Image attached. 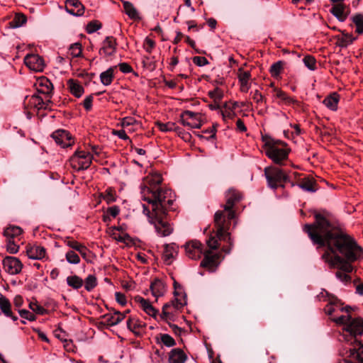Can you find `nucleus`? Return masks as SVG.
I'll list each match as a JSON object with an SVG mask.
<instances>
[{
    "mask_svg": "<svg viewBox=\"0 0 363 363\" xmlns=\"http://www.w3.org/2000/svg\"><path fill=\"white\" fill-rule=\"evenodd\" d=\"M111 236L118 242L128 244L131 241V238L125 232L118 233L116 230H111Z\"/></svg>",
    "mask_w": 363,
    "mask_h": 363,
    "instance_id": "39",
    "label": "nucleus"
},
{
    "mask_svg": "<svg viewBox=\"0 0 363 363\" xmlns=\"http://www.w3.org/2000/svg\"><path fill=\"white\" fill-rule=\"evenodd\" d=\"M19 249L18 244L16 243V240L7 239V250L12 254L18 252Z\"/></svg>",
    "mask_w": 363,
    "mask_h": 363,
    "instance_id": "53",
    "label": "nucleus"
},
{
    "mask_svg": "<svg viewBox=\"0 0 363 363\" xmlns=\"http://www.w3.org/2000/svg\"><path fill=\"white\" fill-rule=\"evenodd\" d=\"M208 95L214 101L219 102L223 96V93L220 89L216 88L213 91H209Z\"/></svg>",
    "mask_w": 363,
    "mask_h": 363,
    "instance_id": "52",
    "label": "nucleus"
},
{
    "mask_svg": "<svg viewBox=\"0 0 363 363\" xmlns=\"http://www.w3.org/2000/svg\"><path fill=\"white\" fill-rule=\"evenodd\" d=\"M29 308L35 313H38V314H40V315H43L45 313L46 310L42 307L41 306H40L38 303L36 302H30L29 303Z\"/></svg>",
    "mask_w": 363,
    "mask_h": 363,
    "instance_id": "55",
    "label": "nucleus"
},
{
    "mask_svg": "<svg viewBox=\"0 0 363 363\" xmlns=\"http://www.w3.org/2000/svg\"><path fill=\"white\" fill-rule=\"evenodd\" d=\"M174 298L164 305L162 308V315L167 318L173 317L178 311L186 304V294L182 287L176 281H174Z\"/></svg>",
    "mask_w": 363,
    "mask_h": 363,
    "instance_id": "6",
    "label": "nucleus"
},
{
    "mask_svg": "<svg viewBox=\"0 0 363 363\" xmlns=\"http://www.w3.org/2000/svg\"><path fill=\"white\" fill-rule=\"evenodd\" d=\"M333 321H335L336 323L342 325L343 328L351 320L352 318L350 315H340V317L337 318H333Z\"/></svg>",
    "mask_w": 363,
    "mask_h": 363,
    "instance_id": "56",
    "label": "nucleus"
},
{
    "mask_svg": "<svg viewBox=\"0 0 363 363\" xmlns=\"http://www.w3.org/2000/svg\"><path fill=\"white\" fill-rule=\"evenodd\" d=\"M156 125L162 132H169V131L177 130V126L175 125V123H172V122H168L166 123H164L162 122H157Z\"/></svg>",
    "mask_w": 363,
    "mask_h": 363,
    "instance_id": "43",
    "label": "nucleus"
},
{
    "mask_svg": "<svg viewBox=\"0 0 363 363\" xmlns=\"http://www.w3.org/2000/svg\"><path fill=\"white\" fill-rule=\"evenodd\" d=\"M138 301L140 303L141 308L149 315L155 317L157 311L152 306L150 302L143 298H139Z\"/></svg>",
    "mask_w": 363,
    "mask_h": 363,
    "instance_id": "29",
    "label": "nucleus"
},
{
    "mask_svg": "<svg viewBox=\"0 0 363 363\" xmlns=\"http://www.w3.org/2000/svg\"><path fill=\"white\" fill-rule=\"evenodd\" d=\"M0 308L6 316L10 317L14 320H17L16 317L12 315L9 301L2 295L0 296Z\"/></svg>",
    "mask_w": 363,
    "mask_h": 363,
    "instance_id": "28",
    "label": "nucleus"
},
{
    "mask_svg": "<svg viewBox=\"0 0 363 363\" xmlns=\"http://www.w3.org/2000/svg\"><path fill=\"white\" fill-rule=\"evenodd\" d=\"M342 336L351 345L346 363H363V320L354 318L343 328Z\"/></svg>",
    "mask_w": 363,
    "mask_h": 363,
    "instance_id": "4",
    "label": "nucleus"
},
{
    "mask_svg": "<svg viewBox=\"0 0 363 363\" xmlns=\"http://www.w3.org/2000/svg\"><path fill=\"white\" fill-rule=\"evenodd\" d=\"M298 186L304 191L309 192H315L317 190L316 184L313 179L304 178L298 184Z\"/></svg>",
    "mask_w": 363,
    "mask_h": 363,
    "instance_id": "31",
    "label": "nucleus"
},
{
    "mask_svg": "<svg viewBox=\"0 0 363 363\" xmlns=\"http://www.w3.org/2000/svg\"><path fill=\"white\" fill-rule=\"evenodd\" d=\"M175 131L178 133L179 136L181 137V138L183 140H184L185 142L190 141L191 138L190 133L185 132L184 130H182L179 127H177V130H175Z\"/></svg>",
    "mask_w": 363,
    "mask_h": 363,
    "instance_id": "62",
    "label": "nucleus"
},
{
    "mask_svg": "<svg viewBox=\"0 0 363 363\" xmlns=\"http://www.w3.org/2000/svg\"><path fill=\"white\" fill-rule=\"evenodd\" d=\"M116 50V40L113 37H107L103 42L100 52L106 55H111Z\"/></svg>",
    "mask_w": 363,
    "mask_h": 363,
    "instance_id": "25",
    "label": "nucleus"
},
{
    "mask_svg": "<svg viewBox=\"0 0 363 363\" xmlns=\"http://www.w3.org/2000/svg\"><path fill=\"white\" fill-rule=\"evenodd\" d=\"M67 283L69 286L72 287L73 289H78L83 286L84 281L81 277L77 275H71L67 277Z\"/></svg>",
    "mask_w": 363,
    "mask_h": 363,
    "instance_id": "41",
    "label": "nucleus"
},
{
    "mask_svg": "<svg viewBox=\"0 0 363 363\" xmlns=\"http://www.w3.org/2000/svg\"><path fill=\"white\" fill-rule=\"evenodd\" d=\"M150 290L152 291V294L156 298L164 296L166 292V285L160 279H155L150 284Z\"/></svg>",
    "mask_w": 363,
    "mask_h": 363,
    "instance_id": "23",
    "label": "nucleus"
},
{
    "mask_svg": "<svg viewBox=\"0 0 363 363\" xmlns=\"http://www.w3.org/2000/svg\"><path fill=\"white\" fill-rule=\"evenodd\" d=\"M160 340V342L167 347H173L176 345L174 338L168 334H161Z\"/></svg>",
    "mask_w": 363,
    "mask_h": 363,
    "instance_id": "49",
    "label": "nucleus"
},
{
    "mask_svg": "<svg viewBox=\"0 0 363 363\" xmlns=\"http://www.w3.org/2000/svg\"><path fill=\"white\" fill-rule=\"evenodd\" d=\"M203 259L201 262L200 266L208 269L212 270L220 264V256L218 254L213 253L211 251H206L203 253Z\"/></svg>",
    "mask_w": 363,
    "mask_h": 363,
    "instance_id": "14",
    "label": "nucleus"
},
{
    "mask_svg": "<svg viewBox=\"0 0 363 363\" xmlns=\"http://www.w3.org/2000/svg\"><path fill=\"white\" fill-rule=\"evenodd\" d=\"M339 307H340V306L335 305L331 302L325 306V313L330 315L334 312H335L337 310H339Z\"/></svg>",
    "mask_w": 363,
    "mask_h": 363,
    "instance_id": "61",
    "label": "nucleus"
},
{
    "mask_svg": "<svg viewBox=\"0 0 363 363\" xmlns=\"http://www.w3.org/2000/svg\"><path fill=\"white\" fill-rule=\"evenodd\" d=\"M123 5L125 13L129 18L131 19H136L138 18V13L133 4L129 1H123Z\"/></svg>",
    "mask_w": 363,
    "mask_h": 363,
    "instance_id": "40",
    "label": "nucleus"
},
{
    "mask_svg": "<svg viewBox=\"0 0 363 363\" xmlns=\"http://www.w3.org/2000/svg\"><path fill=\"white\" fill-rule=\"evenodd\" d=\"M181 123L190 128H200L202 126L201 114L185 111L181 114Z\"/></svg>",
    "mask_w": 363,
    "mask_h": 363,
    "instance_id": "9",
    "label": "nucleus"
},
{
    "mask_svg": "<svg viewBox=\"0 0 363 363\" xmlns=\"http://www.w3.org/2000/svg\"><path fill=\"white\" fill-rule=\"evenodd\" d=\"M162 181L160 174L147 175L140 185V194L143 200L149 205H143V213L148 217L149 222L155 225L157 233L165 237L173 230L164 217L166 211L174 201V196L170 189L160 187Z\"/></svg>",
    "mask_w": 363,
    "mask_h": 363,
    "instance_id": "2",
    "label": "nucleus"
},
{
    "mask_svg": "<svg viewBox=\"0 0 363 363\" xmlns=\"http://www.w3.org/2000/svg\"><path fill=\"white\" fill-rule=\"evenodd\" d=\"M19 314L22 318H26L28 320L33 321L35 320V315L33 313H30L27 310L19 311Z\"/></svg>",
    "mask_w": 363,
    "mask_h": 363,
    "instance_id": "60",
    "label": "nucleus"
},
{
    "mask_svg": "<svg viewBox=\"0 0 363 363\" xmlns=\"http://www.w3.org/2000/svg\"><path fill=\"white\" fill-rule=\"evenodd\" d=\"M22 234V229L18 226H9L4 231V235L6 239L16 240Z\"/></svg>",
    "mask_w": 363,
    "mask_h": 363,
    "instance_id": "34",
    "label": "nucleus"
},
{
    "mask_svg": "<svg viewBox=\"0 0 363 363\" xmlns=\"http://www.w3.org/2000/svg\"><path fill=\"white\" fill-rule=\"evenodd\" d=\"M187 355L182 349H172L169 353V363H185Z\"/></svg>",
    "mask_w": 363,
    "mask_h": 363,
    "instance_id": "20",
    "label": "nucleus"
},
{
    "mask_svg": "<svg viewBox=\"0 0 363 363\" xmlns=\"http://www.w3.org/2000/svg\"><path fill=\"white\" fill-rule=\"evenodd\" d=\"M66 259L70 264H78L80 261L78 255L73 250H69L66 253Z\"/></svg>",
    "mask_w": 363,
    "mask_h": 363,
    "instance_id": "51",
    "label": "nucleus"
},
{
    "mask_svg": "<svg viewBox=\"0 0 363 363\" xmlns=\"http://www.w3.org/2000/svg\"><path fill=\"white\" fill-rule=\"evenodd\" d=\"M336 38V44L340 48H346L356 40L352 35L345 33V31H342L341 35H337Z\"/></svg>",
    "mask_w": 363,
    "mask_h": 363,
    "instance_id": "26",
    "label": "nucleus"
},
{
    "mask_svg": "<svg viewBox=\"0 0 363 363\" xmlns=\"http://www.w3.org/2000/svg\"><path fill=\"white\" fill-rule=\"evenodd\" d=\"M155 41L150 38H146L144 43V48L148 53H150L155 47Z\"/></svg>",
    "mask_w": 363,
    "mask_h": 363,
    "instance_id": "59",
    "label": "nucleus"
},
{
    "mask_svg": "<svg viewBox=\"0 0 363 363\" xmlns=\"http://www.w3.org/2000/svg\"><path fill=\"white\" fill-rule=\"evenodd\" d=\"M2 268L5 272H21L22 264L16 257H7L3 260Z\"/></svg>",
    "mask_w": 363,
    "mask_h": 363,
    "instance_id": "17",
    "label": "nucleus"
},
{
    "mask_svg": "<svg viewBox=\"0 0 363 363\" xmlns=\"http://www.w3.org/2000/svg\"><path fill=\"white\" fill-rule=\"evenodd\" d=\"M331 13L340 21H345L347 15L345 12V6L342 4H338L333 6L331 9Z\"/></svg>",
    "mask_w": 363,
    "mask_h": 363,
    "instance_id": "35",
    "label": "nucleus"
},
{
    "mask_svg": "<svg viewBox=\"0 0 363 363\" xmlns=\"http://www.w3.org/2000/svg\"><path fill=\"white\" fill-rule=\"evenodd\" d=\"M340 100L339 95L334 92L332 94L328 96L323 101L324 105L332 111H336L337 109V105Z\"/></svg>",
    "mask_w": 363,
    "mask_h": 363,
    "instance_id": "27",
    "label": "nucleus"
},
{
    "mask_svg": "<svg viewBox=\"0 0 363 363\" xmlns=\"http://www.w3.org/2000/svg\"><path fill=\"white\" fill-rule=\"evenodd\" d=\"M97 285V279L93 274L89 275L84 281V287L86 291H91Z\"/></svg>",
    "mask_w": 363,
    "mask_h": 363,
    "instance_id": "45",
    "label": "nucleus"
},
{
    "mask_svg": "<svg viewBox=\"0 0 363 363\" xmlns=\"http://www.w3.org/2000/svg\"><path fill=\"white\" fill-rule=\"evenodd\" d=\"M82 54V47L81 43H75L69 45L67 50V57L74 58L81 57Z\"/></svg>",
    "mask_w": 363,
    "mask_h": 363,
    "instance_id": "36",
    "label": "nucleus"
},
{
    "mask_svg": "<svg viewBox=\"0 0 363 363\" xmlns=\"http://www.w3.org/2000/svg\"><path fill=\"white\" fill-rule=\"evenodd\" d=\"M45 249L43 247L35 245L27 250V255L32 259H40L45 256Z\"/></svg>",
    "mask_w": 363,
    "mask_h": 363,
    "instance_id": "24",
    "label": "nucleus"
},
{
    "mask_svg": "<svg viewBox=\"0 0 363 363\" xmlns=\"http://www.w3.org/2000/svg\"><path fill=\"white\" fill-rule=\"evenodd\" d=\"M121 125L123 128H127L132 126L139 127L140 123L135 118L128 116L121 119Z\"/></svg>",
    "mask_w": 363,
    "mask_h": 363,
    "instance_id": "42",
    "label": "nucleus"
},
{
    "mask_svg": "<svg viewBox=\"0 0 363 363\" xmlns=\"http://www.w3.org/2000/svg\"><path fill=\"white\" fill-rule=\"evenodd\" d=\"M186 255L191 259H198L203 255L202 244L198 240H192L184 245Z\"/></svg>",
    "mask_w": 363,
    "mask_h": 363,
    "instance_id": "10",
    "label": "nucleus"
},
{
    "mask_svg": "<svg viewBox=\"0 0 363 363\" xmlns=\"http://www.w3.org/2000/svg\"><path fill=\"white\" fill-rule=\"evenodd\" d=\"M352 21L355 25V31L358 34L363 33V16L361 14L355 15L352 17Z\"/></svg>",
    "mask_w": 363,
    "mask_h": 363,
    "instance_id": "44",
    "label": "nucleus"
},
{
    "mask_svg": "<svg viewBox=\"0 0 363 363\" xmlns=\"http://www.w3.org/2000/svg\"><path fill=\"white\" fill-rule=\"evenodd\" d=\"M67 245L71 248L78 251L84 258H86L87 255L89 252V250L84 245L74 240L68 241Z\"/></svg>",
    "mask_w": 363,
    "mask_h": 363,
    "instance_id": "38",
    "label": "nucleus"
},
{
    "mask_svg": "<svg viewBox=\"0 0 363 363\" xmlns=\"http://www.w3.org/2000/svg\"><path fill=\"white\" fill-rule=\"evenodd\" d=\"M116 301L121 306H125L127 303V299L125 296L121 292H116L115 294Z\"/></svg>",
    "mask_w": 363,
    "mask_h": 363,
    "instance_id": "63",
    "label": "nucleus"
},
{
    "mask_svg": "<svg viewBox=\"0 0 363 363\" xmlns=\"http://www.w3.org/2000/svg\"><path fill=\"white\" fill-rule=\"evenodd\" d=\"M262 140L267 156L274 163L281 164L288 158L289 150L284 142L267 136L263 137Z\"/></svg>",
    "mask_w": 363,
    "mask_h": 363,
    "instance_id": "5",
    "label": "nucleus"
},
{
    "mask_svg": "<svg viewBox=\"0 0 363 363\" xmlns=\"http://www.w3.org/2000/svg\"><path fill=\"white\" fill-rule=\"evenodd\" d=\"M26 101H28V106L37 110L48 108L51 103L49 97L45 96L43 99L38 95H33L29 98L27 97Z\"/></svg>",
    "mask_w": 363,
    "mask_h": 363,
    "instance_id": "16",
    "label": "nucleus"
},
{
    "mask_svg": "<svg viewBox=\"0 0 363 363\" xmlns=\"http://www.w3.org/2000/svg\"><path fill=\"white\" fill-rule=\"evenodd\" d=\"M282 69L283 62L281 61H278L272 65L269 69V72L273 77H277L279 76Z\"/></svg>",
    "mask_w": 363,
    "mask_h": 363,
    "instance_id": "46",
    "label": "nucleus"
},
{
    "mask_svg": "<svg viewBox=\"0 0 363 363\" xmlns=\"http://www.w3.org/2000/svg\"><path fill=\"white\" fill-rule=\"evenodd\" d=\"M35 86L38 93L44 94L46 97L50 98L53 90L51 82L45 77L38 78L35 82Z\"/></svg>",
    "mask_w": 363,
    "mask_h": 363,
    "instance_id": "15",
    "label": "nucleus"
},
{
    "mask_svg": "<svg viewBox=\"0 0 363 363\" xmlns=\"http://www.w3.org/2000/svg\"><path fill=\"white\" fill-rule=\"evenodd\" d=\"M26 21L27 18L25 15L22 13H17L11 23L13 28H18L26 23Z\"/></svg>",
    "mask_w": 363,
    "mask_h": 363,
    "instance_id": "48",
    "label": "nucleus"
},
{
    "mask_svg": "<svg viewBox=\"0 0 363 363\" xmlns=\"http://www.w3.org/2000/svg\"><path fill=\"white\" fill-rule=\"evenodd\" d=\"M121 286L126 291H132L135 288V283L133 280H123L121 281Z\"/></svg>",
    "mask_w": 363,
    "mask_h": 363,
    "instance_id": "57",
    "label": "nucleus"
},
{
    "mask_svg": "<svg viewBox=\"0 0 363 363\" xmlns=\"http://www.w3.org/2000/svg\"><path fill=\"white\" fill-rule=\"evenodd\" d=\"M101 28V24L99 22L95 21L89 22L86 26V30L88 33H93L99 30Z\"/></svg>",
    "mask_w": 363,
    "mask_h": 363,
    "instance_id": "54",
    "label": "nucleus"
},
{
    "mask_svg": "<svg viewBox=\"0 0 363 363\" xmlns=\"http://www.w3.org/2000/svg\"><path fill=\"white\" fill-rule=\"evenodd\" d=\"M226 203L223 211H218L214 216L216 235L220 241L228 243V246H223L222 250L229 254L233 246V240L229 233L231 220L235 217L233 210L235 204L240 201L242 195L235 189H230L225 194Z\"/></svg>",
    "mask_w": 363,
    "mask_h": 363,
    "instance_id": "3",
    "label": "nucleus"
},
{
    "mask_svg": "<svg viewBox=\"0 0 363 363\" xmlns=\"http://www.w3.org/2000/svg\"><path fill=\"white\" fill-rule=\"evenodd\" d=\"M101 196L107 203L114 202L116 201V191L112 188H108L105 192L101 194Z\"/></svg>",
    "mask_w": 363,
    "mask_h": 363,
    "instance_id": "47",
    "label": "nucleus"
},
{
    "mask_svg": "<svg viewBox=\"0 0 363 363\" xmlns=\"http://www.w3.org/2000/svg\"><path fill=\"white\" fill-rule=\"evenodd\" d=\"M238 107V104L235 102L232 106L225 104L220 111L222 117L224 121L233 119L235 116V109Z\"/></svg>",
    "mask_w": 363,
    "mask_h": 363,
    "instance_id": "30",
    "label": "nucleus"
},
{
    "mask_svg": "<svg viewBox=\"0 0 363 363\" xmlns=\"http://www.w3.org/2000/svg\"><path fill=\"white\" fill-rule=\"evenodd\" d=\"M264 175L268 185L272 189H277L279 186L284 187V183L289 179V177L283 170L274 167H266Z\"/></svg>",
    "mask_w": 363,
    "mask_h": 363,
    "instance_id": "7",
    "label": "nucleus"
},
{
    "mask_svg": "<svg viewBox=\"0 0 363 363\" xmlns=\"http://www.w3.org/2000/svg\"><path fill=\"white\" fill-rule=\"evenodd\" d=\"M115 67H110L105 72H103L100 74V80L101 82L104 86H108L110 85L113 79V72H114Z\"/></svg>",
    "mask_w": 363,
    "mask_h": 363,
    "instance_id": "37",
    "label": "nucleus"
},
{
    "mask_svg": "<svg viewBox=\"0 0 363 363\" xmlns=\"http://www.w3.org/2000/svg\"><path fill=\"white\" fill-rule=\"evenodd\" d=\"M127 326L135 335L140 336L143 333L145 324L135 317H130L127 321Z\"/></svg>",
    "mask_w": 363,
    "mask_h": 363,
    "instance_id": "19",
    "label": "nucleus"
},
{
    "mask_svg": "<svg viewBox=\"0 0 363 363\" xmlns=\"http://www.w3.org/2000/svg\"><path fill=\"white\" fill-rule=\"evenodd\" d=\"M336 277L340 281H342L345 284L350 283L352 281V278L350 276V274H336Z\"/></svg>",
    "mask_w": 363,
    "mask_h": 363,
    "instance_id": "64",
    "label": "nucleus"
},
{
    "mask_svg": "<svg viewBox=\"0 0 363 363\" xmlns=\"http://www.w3.org/2000/svg\"><path fill=\"white\" fill-rule=\"evenodd\" d=\"M25 65L32 71L40 72L45 68L44 60L38 55L29 54L24 58Z\"/></svg>",
    "mask_w": 363,
    "mask_h": 363,
    "instance_id": "11",
    "label": "nucleus"
},
{
    "mask_svg": "<svg viewBox=\"0 0 363 363\" xmlns=\"http://www.w3.org/2000/svg\"><path fill=\"white\" fill-rule=\"evenodd\" d=\"M93 156L84 150H77L70 157L69 163L71 167L77 171L86 169L90 167Z\"/></svg>",
    "mask_w": 363,
    "mask_h": 363,
    "instance_id": "8",
    "label": "nucleus"
},
{
    "mask_svg": "<svg viewBox=\"0 0 363 363\" xmlns=\"http://www.w3.org/2000/svg\"><path fill=\"white\" fill-rule=\"evenodd\" d=\"M314 216L315 222L305 225L303 229L314 244L326 246L322 255L324 262L342 272H357L352 263L363 259V248L351 236L334 228L328 212L315 213Z\"/></svg>",
    "mask_w": 363,
    "mask_h": 363,
    "instance_id": "1",
    "label": "nucleus"
},
{
    "mask_svg": "<svg viewBox=\"0 0 363 363\" xmlns=\"http://www.w3.org/2000/svg\"><path fill=\"white\" fill-rule=\"evenodd\" d=\"M65 9L69 13L81 16L84 13V6L79 0H66Z\"/></svg>",
    "mask_w": 363,
    "mask_h": 363,
    "instance_id": "18",
    "label": "nucleus"
},
{
    "mask_svg": "<svg viewBox=\"0 0 363 363\" xmlns=\"http://www.w3.org/2000/svg\"><path fill=\"white\" fill-rule=\"evenodd\" d=\"M178 246L174 243L166 245L163 252V258L166 264H170L178 253Z\"/></svg>",
    "mask_w": 363,
    "mask_h": 363,
    "instance_id": "21",
    "label": "nucleus"
},
{
    "mask_svg": "<svg viewBox=\"0 0 363 363\" xmlns=\"http://www.w3.org/2000/svg\"><path fill=\"white\" fill-rule=\"evenodd\" d=\"M67 84L72 94L77 98H79L82 96L84 93V88L82 85L73 79H69L67 82Z\"/></svg>",
    "mask_w": 363,
    "mask_h": 363,
    "instance_id": "33",
    "label": "nucleus"
},
{
    "mask_svg": "<svg viewBox=\"0 0 363 363\" xmlns=\"http://www.w3.org/2000/svg\"><path fill=\"white\" fill-rule=\"evenodd\" d=\"M237 77L241 92L247 93L251 88L252 75L250 71L244 70L242 67L238 69Z\"/></svg>",
    "mask_w": 363,
    "mask_h": 363,
    "instance_id": "12",
    "label": "nucleus"
},
{
    "mask_svg": "<svg viewBox=\"0 0 363 363\" xmlns=\"http://www.w3.org/2000/svg\"><path fill=\"white\" fill-rule=\"evenodd\" d=\"M125 318V313L116 311L113 314L106 315L105 316L106 322L108 325H116L121 323Z\"/></svg>",
    "mask_w": 363,
    "mask_h": 363,
    "instance_id": "32",
    "label": "nucleus"
},
{
    "mask_svg": "<svg viewBox=\"0 0 363 363\" xmlns=\"http://www.w3.org/2000/svg\"><path fill=\"white\" fill-rule=\"evenodd\" d=\"M193 62L199 67H202L208 64V60L206 57L201 56L194 57L193 58Z\"/></svg>",
    "mask_w": 363,
    "mask_h": 363,
    "instance_id": "58",
    "label": "nucleus"
},
{
    "mask_svg": "<svg viewBox=\"0 0 363 363\" xmlns=\"http://www.w3.org/2000/svg\"><path fill=\"white\" fill-rule=\"evenodd\" d=\"M274 97L279 99V104H283L285 105H291L297 103V101L294 98L288 96L286 93L283 91L281 89L274 87L273 89Z\"/></svg>",
    "mask_w": 363,
    "mask_h": 363,
    "instance_id": "22",
    "label": "nucleus"
},
{
    "mask_svg": "<svg viewBox=\"0 0 363 363\" xmlns=\"http://www.w3.org/2000/svg\"><path fill=\"white\" fill-rule=\"evenodd\" d=\"M52 138L57 144L62 147H69L74 143L70 133L65 130H57L52 134Z\"/></svg>",
    "mask_w": 363,
    "mask_h": 363,
    "instance_id": "13",
    "label": "nucleus"
},
{
    "mask_svg": "<svg viewBox=\"0 0 363 363\" xmlns=\"http://www.w3.org/2000/svg\"><path fill=\"white\" fill-rule=\"evenodd\" d=\"M303 62L306 67L310 70H315L316 69V60L315 57L311 55H306L303 57Z\"/></svg>",
    "mask_w": 363,
    "mask_h": 363,
    "instance_id": "50",
    "label": "nucleus"
}]
</instances>
